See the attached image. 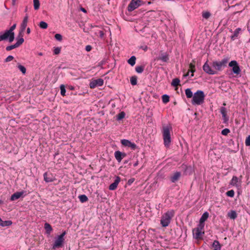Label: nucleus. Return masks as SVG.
<instances>
[{"instance_id": "1", "label": "nucleus", "mask_w": 250, "mask_h": 250, "mask_svg": "<svg viewBox=\"0 0 250 250\" xmlns=\"http://www.w3.org/2000/svg\"><path fill=\"white\" fill-rule=\"evenodd\" d=\"M171 129V126L169 125H165L163 126L162 133L164 140V144L166 147H168L170 145L171 139L170 134V131Z\"/></svg>"}, {"instance_id": "2", "label": "nucleus", "mask_w": 250, "mask_h": 250, "mask_svg": "<svg viewBox=\"0 0 250 250\" xmlns=\"http://www.w3.org/2000/svg\"><path fill=\"white\" fill-rule=\"evenodd\" d=\"M205 95L202 90H197L193 94L191 103L193 105H201L204 102Z\"/></svg>"}, {"instance_id": "3", "label": "nucleus", "mask_w": 250, "mask_h": 250, "mask_svg": "<svg viewBox=\"0 0 250 250\" xmlns=\"http://www.w3.org/2000/svg\"><path fill=\"white\" fill-rule=\"evenodd\" d=\"M174 211L173 210H168L164 213L161 219V224L163 227H166L168 226L172 218L174 216Z\"/></svg>"}, {"instance_id": "4", "label": "nucleus", "mask_w": 250, "mask_h": 250, "mask_svg": "<svg viewBox=\"0 0 250 250\" xmlns=\"http://www.w3.org/2000/svg\"><path fill=\"white\" fill-rule=\"evenodd\" d=\"M66 231H64L61 234L58 235L55 239L54 243L52 245V249H56L59 248L63 246L64 241V236L66 234Z\"/></svg>"}, {"instance_id": "5", "label": "nucleus", "mask_w": 250, "mask_h": 250, "mask_svg": "<svg viewBox=\"0 0 250 250\" xmlns=\"http://www.w3.org/2000/svg\"><path fill=\"white\" fill-rule=\"evenodd\" d=\"M229 58L228 57L224 58L221 61H214L212 62V66L216 70L221 71L223 67L227 66Z\"/></svg>"}, {"instance_id": "6", "label": "nucleus", "mask_w": 250, "mask_h": 250, "mask_svg": "<svg viewBox=\"0 0 250 250\" xmlns=\"http://www.w3.org/2000/svg\"><path fill=\"white\" fill-rule=\"evenodd\" d=\"M15 39V33H11L6 30L3 34L0 35V42L2 41L8 40L9 42H12Z\"/></svg>"}, {"instance_id": "7", "label": "nucleus", "mask_w": 250, "mask_h": 250, "mask_svg": "<svg viewBox=\"0 0 250 250\" xmlns=\"http://www.w3.org/2000/svg\"><path fill=\"white\" fill-rule=\"evenodd\" d=\"M143 1L141 0H131L127 6L129 12H132L142 5Z\"/></svg>"}, {"instance_id": "8", "label": "nucleus", "mask_w": 250, "mask_h": 250, "mask_svg": "<svg viewBox=\"0 0 250 250\" xmlns=\"http://www.w3.org/2000/svg\"><path fill=\"white\" fill-rule=\"evenodd\" d=\"M229 66L232 67V72L236 75H239L241 73V69L236 61H231L229 63Z\"/></svg>"}, {"instance_id": "9", "label": "nucleus", "mask_w": 250, "mask_h": 250, "mask_svg": "<svg viewBox=\"0 0 250 250\" xmlns=\"http://www.w3.org/2000/svg\"><path fill=\"white\" fill-rule=\"evenodd\" d=\"M104 84V80L101 78H99L92 80L90 83L89 86L91 88H94L98 86H101Z\"/></svg>"}, {"instance_id": "10", "label": "nucleus", "mask_w": 250, "mask_h": 250, "mask_svg": "<svg viewBox=\"0 0 250 250\" xmlns=\"http://www.w3.org/2000/svg\"><path fill=\"white\" fill-rule=\"evenodd\" d=\"M220 111L222 115L223 123L227 124L229 120V117L227 115V109L225 107L222 106L220 108Z\"/></svg>"}, {"instance_id": "11", "label": "nucleus", "mask_w": 250, "mask_h": 250, "mask_svg": "<svg viewBox=\"0 0 250 250\" xmlns=\"http://www.w3.org/2000/svg\"><path fill=\"white\" fill-rule=\"evenodd\" d=\"M43 179L46 183L52 182L56 180L55 176L52 173L47 172L43 174Z\"/></svg>"}, {"instance_id": "12", "label": "nucleus", "mask_w": 250, "mask_h": 250, "mask_svg": "<svg viewBox=\"0 0 250 250\" xmlns=\"http://www.w3.org/2000/svg\"><path fill=\"white\" fill-rule=\"evenodd\" d=\"M204 71L207 74L209 75H214L217 74V71L213 70L211 67L208 63V62H206L203 66Z\"/></svg>"}, {"instance_id": "13", "label": "nucleus", "mask_w": 250, "mask_h": 250, "mask_svg": "<svg viewBox=\"0 0 250 250\" xmlns=\"http://www.w3.org/2000/svg\"><path fill=\"white\" fill-rule=\"evenodd\" d=\"M121 144L125 146L130 147L133 150H135L137 147L135 143H132L130 141L126 139L122 140Z\"/></svg>"}, {"instance_id": "14", "label": "nucleus", "mask_w": 250, "mask_h": 250, "mask_svg": "<svg viewBox=\"0 0 250 250\" xmlns=\"http://www.w3.org/2000/svg\"><path fill=\"white\" fill-rule=\"evenodd\" d=\"M114 156L118 162L120 163L122 159L126 156V154L118 150L115 152Z\"/></svg>"}, {"instance_id": "15", "label": "nucleus", "mask_w": 250, "mask_h": 250, "mask_svg": "<svg viewBox=\"0 0 250 250\" xmlns=\"http://www.w3.org/2000/svg\"><path fill=\"white\" fill-rule=\"evenodd\" d=\"M156 60L161 61L164 62H167L169 61V55L166 53H161L160 55L157 57Z\"/></svg>"}, {"instance_id": "16", "label": "nucleus", "mask_w": 250, "mask_h": 250, "mask_svg": "<svg viewBox=\"0 0 250 250\" xmlns=\"http://www.w3.org/2000/svg\"><path fill=\"white\" fill-rule=\"evenodd\" d=\"M120 181V177L119 176H116L114 182L109 186V189L110 190H114L116 189Z\"/></svg>"}, {"instance_id": "17", "label": "nucleus", "mask_w": 250, "mask_h": 250, "mask_svg": "<svg viewBox=\"0 0 250 250\" xmlns=\"http://www.w3.org/2000/svg\"><path fill=\"white\" fill-rule=\"evenodd\" d=\"M25 193V191H21L20 192H16L14 193L13 194H12L10 197V200L11 201H14L17 199H18L21 197L23 194Z\"/></svg>"}, {"instance_id": "18", "label": "nucleus", "mask_w": 250, "mask_h": 250, "mask_svg": "<svg viewBox=\"0 0 250 250\" xmlns=\"http://www.w3.org/2000/svg\"><path fill=\"white\" fill-rule=\"evenodd\" d=\"M181 176L180 172L176 171L170 177V181L172 183H175L177 182Z\"/></svg>"}, {"instance_id": "19", "label": "nucleus", "mask_w": 250, "mask_h": 250, "mask_svg": "<svg viewBox=\"0 0 250 250\" xmlns=\"http://www.w3.org/2000/svg\"><path fill=\"white\" fill-rule=\"evenodd\" d=\"M242 31V29L241 28H236L233 34L230 36V39L232 41H234L236 39L238 38L240 32Z\"/></svg>"}, {"instance_id": "20", "label": "nucleus", "mask_w": 250, "mask_h": 250, "mask_svg": "<svg viewBox=\"0 0 250 250\" xmlns=\"http://www.w3.org/2000/svg\"><path fill=\"white\" fill-rule=\"evenodd\" d=\"M183 168L185 169L184 172L186 175H190L193 171V169L191 166H187L186 165L183 166Z\"/></svg>"}, {"instance_id": "21", "label": "nucleus", "mask_w": 250, "mask_h": 250, "mask_svg": "<svg viewBox=\"0 0 250 250\" xmlns=\"http://www.w3.org/2000/svg\"><path fill=\"white\" fill-rule=\"evenodd\" d=\"M239 181L241 182V179L239 180L237 177L233 176L231 181L230 182L229 184L232 186H235L238 187L239 186V184H238Z\"/></svg>"}, {"instance_id": "22", "label": "nucleus", "mask_w": 250, "mask_h": 250, "mask_svg": "<svg viewBox=\"0 0 250 250\" xmlns=\"http://www.w3.org/2000/svg\"><path fill=\"white\" fill-rule=\"evenodd\" d=\"M212 246L214 250H221L222 247L219 242L217 240H214L213 241Z\"/></svg>"}, {"instance_id": "23", "label": "nucleus", "mask_w": 250, "mask_h": 250, "mask_svg": "<svg viewBox=\"0 0 250 250\" xmlns=\"http://www.w3.org/2000/svg\"><path fill=\"white\" fill-rule=\"evenodd\" d=\"M228 216L231 219L234 220L237 218V215L236 212L235 210H230L228 213Z\"/></svg>"}, {"instance_id": "24", "label": "nucleus", "mask_w": 250, "mask_h": 250, "mask_svg": "<svg viewBox=\"0 0 250 250\" xmlns=\"http://www.w3.org/2000/svg\"><path fill=\"white\" fill-rule=\"evenodd\" d=\"M209 214L208 212H204L200 219V221L201 223H204L207 220Z\"/></svg>"}, {"instance_id": "25", "label": "nucleus", "mask_w": 250, "mask_h": 250, "mask_svg": "<svg viewBox=\"0 0 250 250\" xmlns=\"http://www.w3.org/2000/svg\"><path fill=\"white\" fill-rule=\"evenodd\" d=\"M193 232L195 234V238L196 239L199 238L202 234V230L199 229L197 228L194 229L193 230ZM203 233H204V232H203Z\"/></svg>"}, {"instance_id": "26", "label": "nucleus", "mask_w": 250, "mask_h": 250, "mask_svg": "<svg viewBox=\"0 0 250 250\" xmlns=\"http://www.w3.org/2000/svg\"><path fill=\"white\" fill-rule=\"evenodd\" d=\"M44 229L46 230V233L48 234H50L51 232L52 231V228L51 226L47 223H45L44 224Z\"/></svg>"}, {"instance_id": "27", "label": "nucleus", "mask_w": 250, "mask_h": 250, "mask_svg": "<svg viewBox=\"0 0 250 250\" xmlns=\"http://www.w3.org/2000/svg\"><path fill=\"white\" fill-rule=\"evenodd\" d=\"M136 58L135 56H131L127 61V62L131 66H133L135 65L136 62Z\"/></svg>"}, {"instance_id": "28", "label": "nucleus", "mask_w": 250, "mask_h": 250, "mask_svg": "<svg viewBox=\"0 0 250 250\" xmlns=\"http://www.w3.org/2000/svg\"><path fill=\"white\" fill-rule=\"evenodd\" d=\"M185 94L188 98H193V93L190 88H187L186 89Z\"/></svg>"}, {"instance_id": "29", "label": "nucleus", "mask_w": 250, "mask_h": 250, "mask_svg": "<svg viewBox=\"0 0 250 250\" xmlns=\"http://www.w3.org/2000/svg\"><path fill=\"white\" fill-rule=\"evenodd\" d=\"M17 42L15 43L17 47H19L24 42V39L22 37L17 38Z\"/></svg>"}, {"instance_id": "30", "label": "nucleus", "mask_w": 250, "mask_h": 250, "mask_svg": "<svg viewBox=\"0 0 250 250\" xmlns=\"http://www.w3.org/2000/svg\"><path fill=\"white\" fill-rule=\"evenodd\" d=\"M17 67L22 72V74H24L26 73V69L24 66L21 65L19 63H18Z\"/></svg>"}, {"instance_id": "31", "label": "nucleus", "mask_w": 250, "mask_h": 250, "mask_svg": "<svg viewBox=\"0 0 250 250\" xmlns=\"http://www.w3.org/2000/svg\"><path fill=\"white\" fill-rule=\"evenodd\" d=\"M130 83L133 85H135L137 83V77L136 76H133L130 78Z\"/></svg>"}, {"instance_id": "32", "label": "nucleus", "mask_w": 250, "mask_h": 250, "mask_svg": "<svg viewBox=\"0 0 250 250\" xmlns=\"http://www.w3.org/2000/svg\"><path fill=\"white\" fill-rule=\"evenodd\" d=\"M79 198L82 203L86 202L88 200L87 197L84 194L80 195Z\"/></svg>"}, {"instance_id": "33", "label": "nucleus", "mask_w": 250, "mask_h": 250, "mask_svg": "<svg viewBox=\"0 0 250 250\" xmlns=\"http://www.w3.org/2000/svg\"><path fill=\"white\" fill-rule=\"evenodd\" d=\"M12 224L11 221H2L0 224V226L2 227L9 226Z\"/></svg>"}, {"instance_id": "34", "label": "nucleus", "mask_w": 250, "mask_h": 250, "mask_svg": "<svg viewBox=\"0 0 250 250\" xmlns=\"http://www.w3.org/2000/svg\"><path fill=\"white\" fill-rule=\"evenodd\" d=\"M125 112L122 111L117 115V120L120 121L125 118Z\"/></svg>"}, {"instance_id": "35", "label": "nucleus", "mask_w": 250, "mask_h": 250, "mask_svg": "<svg viewBox=\"0 0 250 250\" xmlns=\"http://www.w3.org/2000/svg\"><path fill=\"white\" fill-rule=\"evenodd\" d=\"M135 70L138 73H142L144 70V66L142 65L136 66Z\"/></svg>"}, {"instance_id": "36", "label": "nucleus", "mask_w": 250, "mask_h": 250, "mask_svg": "<svg viewBox=\"0 0 250 250\" xmlns=\"http://www.w3.org/2000/svg\"><path fill=\"white\" fill-rule=\"evenodd\" d=\"M162 101L164 104H167L169 101V97L167 94L162 96Z\"/></svg>"}, {"instance_id": "37", "label": "nucleus", "mask_w": 250, "mask_h": 250, "mask_svg": "<svg viewBox=\"0 0 250 250\" xmlns=\"http://www.w3.org/2000/svg\"><path fill=\"white\" fill-rule=\"evenodd\" d=\"M180 83V80L178 78L174 79L171 83V85L174 86H178Z\"/></svg>"}, {"instance_id": "38", "label": "nucleus", "mask_w": 250, "mask_h": 250, "mask_svg": "<svg viewBox=\"0 0 250 250\" xmlns=\"http://www.w3.org/2000/svg\"><path fill=\"white\" fill-rule=\"evenodd\" d=\"M39 26L42 29H46L48 27V24L45 21H42L40 22Z\"/></svg>"}, {"instance_id": "39", "label": "nucleus", "mask_w": 250, "mask_h": 250, "mask_svg": "<svg viewBox=\"0 0 250 250\" xmlns=\"http://www.w3.org/2000/svg\"><path fill=\"white\" fill-rule=\"evenodd\" d=\"M34 7L35 10H38L40 7V1L39 0H33Z\"/></svg>"}, {"instance_id": "40", "label": "nucleus", "mask_w": 250, "mask_h": 250, "mask_svg": "<svg viewBox=\"0 0 250 250\" xmlns=\"http://www.w3.org/2000/svg\"><path fill=\"white\" fill-rule=\"evenodd\" d=\"M60 89H61V94L62 96H64L65 95V92L66 90L65 88V86L63 84H61L60 86Z\"/></svg>"}, {"instance_id": "41", "label": "nucleus", "mask_w": 250, "mask_h": 250, "mask_svg": "<svg viewBox=\"0 0 250 250\" xmlns=\"http://www.w3.org/2000/svg\"><path fill=\"white\" fill-rule=\"evenodd\" d=\"M61 50V47H54L53 50V53L54 55H58L60 53Z\"/></svg>"}, {"instance_id": "42", "label": "nucleus", "mask_w": 250, "mask_h": 250, "mask_svg": "<svg viewBox=\"0 0 250 250\" xmlns=\"http://www.w3.org/2000/svg\"><path fill=\"white\" fill-rule=\"evenodd\" d=\"M210 15L211 14L209 12H203L202 13V17L206 19H208Z\"/></svg>"}, {"instance_id": "43", "label": "nucleus", "mask_w": 250, "mask_h": 250, "mask_svg": "<svg viewBox=\"0 0 250 250\" xmlns=\"http://www.w3.org/2000/svg\"><path fill=\"white\" fill-rule=\"evenodd\" d=\"M226 195L229 197H233L234 196V191L232 189L229 190L226 192Z\"/></svg>"}, {"instance_id": "44", "label": "nucleus", "mask_w": 250, "mask_h": 250, "mask_svg": "<svg viewBox=\"0 0 250 250\" xmlns=\"http://www.w3.org/2000/svg\"><path fill=\"white\" fill-rule=\"evenodd\" d=\"M27 22L22 21L20 29H21L22 31H24L27 26Z\"/></svg>"}, {"instance_id": "45", "label": "nucleus", "mask_w": 250, "mask_h": 250, "mask_svg": "<svg viewBox=\"0 0 250 250\" xmlns=\"http://www.w3.org/2000/svg\"><path fill=\"white\" fill-rule=\"evenodd\" d=\"M17 48V46L15 45V44L8 46L6 47V50L7 51H9L14 48Z\"/></svg>"}, {"instance_id": "46", "label": "nucleus", "mask_w": 250, "mask_h": 250, "mask_svg": "<svg viewBox=\"0 0 250 250\" xmlns=\"http://www.w3.org/2000/svg\"><path fill=\"white\" fill-rule=\"evenodd\" d=\"M230 132V130L228 128H225L221 131V133L223 135H227Z\"/></svg>"}, {"instance_id": "47", "label": "nucleus", "mask_w": 250, "mask_h": 250, "mask_svg": "<svg viewBox=\"0 0 250 250\" xmlns=\"http://www.w3.org/2000/svg\"><path fill=\"white\" fill-rule=\"evenodd\" d=\"M14 59V57L12 55L8 56L4 61L5 62H9Z\"/></svg>"}, {"instance_id": "48", "label": "nucleus", "mask_w": 250, "mask_h": 250, "mask_svg": "<svg viewBox=\"0 0 250 250\" xmlns=\"http://www.w3.org/2000/svg\"><path fill=\"white\" fill-rule=\"evenodd\" d=\"M189 68L191 69V72L192 73L191 76L192 77V76H193V73L195 71V70L194 69L195 65L191 63L189 64Z\"/></svg>"}, {"instance_id": "49", "label": "nucleus", "mask_w": 250, "mask_h": 250, "mask_svg": "<svg viewBox=\"0 0 250 250\" xmlns=\"http://www.w3.org/2000/svg\"><path fill=\"white\" fill-rule=\"evenodd\" d=\"M55 38L59 41H61L62 39V36L60 34H56L55 35Z\"/></svg>"}, {"instance_id": "50", "label": "nucleus", "mask_w": 250, "mask_h": 250, "mask_svg": "<svg viewBox=\"0 0 250 250\" xmlns=\"http://www.w3.org/2000/svg\"><path fill=\"white\" fill-rule=\"evenodd\" d=\"M245 145L246 146H250V135L247 137L245 141Z\"/></svg>"}, {"instance_id": "51", "label": "nucleus", "mask_w": 250, "mask_h": 250, "mask_svg": "<svg viewBox=\"0 0 250 250\" xmlns=\"http://www.w3.org/2000/svg\"><path fill=\"white\" fill-rule=\"evenodd\" d=\"M205 224L204 223H201V222H199V224L198 225L197 229H199L202 230V229H204Z\"/></svg>"}, {"instance_id": "52", "label": "nucleus", "mask_w": 250, "mask_h": 250, "mask_svg": "<svg viewBox=\"0 0 250 250\" xmlns=\"http://www.w3.org/2000/svg\"><path fill=\"white\" fill-rule=\"evenodd\" d=\"M16 27V24H14L12 26L10 27V28L8 30L11 33H14V30L15 29Z\"/></svg>"}, {"instance_id": "53", "label": "nucleus", "mask_w": 250, "mask_h": 250, "mask_svg": "<svg viewBox=\"0 0 250 250\" xmlns=\"http://www.w3.org/2000/svg\"><path fill=\"white\" fill-rule=\"evenodd\" d=\"M24 31H22L21 30V29H20V30L19 31V33L18 34V38H20L21 37H22L23 38V33Z\"/></svg>"}, {"instance_id": "54", "label": "nucleus", "mask_w": 250, "mask_h": 250, "mask_svg": "<svg viewBox=\"0 0 250 250\" xmlns=\"http://www.w3.org/2000/svg\"><path fill=\"white\" fill-rule=\"evenodd\" d=\"M134 181H135L134 178L129 179L127 181V184L128 185H131L134 182Z\"/></svg>"}, {"instance_id": "55", "label": "nucleus", "mask_w": 250, "mask_h": 250, "mask_svg": "<svg viewBox=\"0 0 250 250\" xmlns=\"http://www.w3.org/2000/svg\"><path fill=\"white\" fill-rule=\"evenodd\" d=\"M92 49V47L90 45H87L85 46V50L86 51L89 52Z\"/></svg>"}, {"instance_id": "56", "label": "nucleus", "mask_w": 250, "mask_h": 250, "mask_svg": "<svg viewBox=\"0 0 250 250\" xmlns=\"http://www.w3.org/2000/svg\"><path fill=\"white\" fill-rule=\"evenodd\" d=\"M28 16H27V15H26L24 17V19H23V21H24V22H27H27H28Z\"/></svg>"}, {"instance_id": "57", "label": "nucleus", "mask_w": 250, "mask_h": 250, "mask_svg": "<svg viewBox=\"0 0 250 250\" xmlns=\"http://www.w3.org/2000/svg\"><path fill=\"white\" fill-rule=\"evenodd\" d=\"M30 32H31V30H30V28H29V27L27 28V30H26L27 34H29L30 33Z\"/></svg>"}, {"instance_id": "58", "label": "nucleus", "mask_w": 250, "mask_h": 250, "mask_svg": "<svg viewBox=\"0 0 250 250\" xmlns=\"http://www.w3.org/2000/svg\"><path fill=\"white\" fill-rule=\"evenodd\" d=\"M138 165V161H137L133 165L134 167H136Z\"/></svg>"}, {"instance_id": "59", "label": "nucleus", "mask_w": 250, "mask_h": 250, "mask_svg": "<svg viewBox=\"0 0 250 250\" xmlns=\"http://www.w3.org/2000/svg\"><path fill=\"white\" fill-rule=\"evenodd\" d=\"M81 10H82L83 12H84V13H86V10H85L84 8H81Z\"/></svg>"}, {"instance_id": "60", "label": "nucleus", "mask_w": 250, "mask_h": 250, "mask_svg": "<svg viewBox=\"0 0 250 250\" xmlns=\"http://www.w3.org/2000/svg\"><path fill=\"white\" fill-rule=\"evenodd\" d=\"M38 55H39V56H42V55H43V54H42V52H40V53H38Z\"/></svg>"}, {"instance_id": "61", "label": "nucleus", "mask_w": 250, "mask_h": 250, "mask_svg": "<svg viewBox=\"0 0 250 250\" xmlns=\"http://www.w3.org/2000/svg\"><path fill=\"white\" fill-rule=\"evenodd\" d=\"M16 0H12L13 4H14Z\"/></svg>"}, {"instance_id": "62", "label": "nucleus", "mask_w": 250, "mask_h": 250, "mask_svg": "<svg viewBox=\"0 0 250 250\" xmlns=\"http://www.w3.org/2000/svg\"><path fill=\"white\" fill-rule=\"evenodd\" d=\"M128 160H125V162H124V164H126V163H128Z\"/></svg>"}, {"instance_id": "63", "label": "nucleus", "mask_w": 250, "mask_h": 250, "mask_svg": "<svg viewBox=\"0 0 250 250\" xmlns=\"http://www.w3.org/2000/svg\"><path fill=\"white\" fill-rule=\"evenodd\" d=\"M3 203V201L0 200V204H1Z\"/></svg>"}, {"instance_id": "64", "label": "nucleus", "mask_w": 250, "mask_h": 250, "mask_svg": "<svg viewBox=\"0 0 250 250\" xmlns=\"http://www.w3.org/2000/svg\"><path fill=\"white\" fill-rule=\"evenodd\" d=\"M223 105L224 106H225V105H226V104L225 103H224L223 104Z\"/></svg>"}]
</instances>
